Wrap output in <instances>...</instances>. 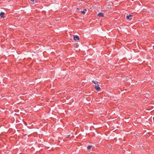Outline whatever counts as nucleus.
Masks as SVG:
<instances>
[{
  "label": "nucleus",
  "mask_w": 154,
  "mask_h": 154,
  "mask_svg": "<svg viewBox=\"0 0 154 154\" xmlns=\"http://www.w3.org/2000/svg\"><path fill=\"white\" fill-rule=\"evenodd\" d=\"M84 11H86V9H84Z\"/></svg>",
  "instance_id": "nucleus-10"
},
{
  "label": "nucleus",
  "mask_w": 154,
  "mask_h": 154,
  "mask_svg": "<svg viewBox=\"0 0 154 154\" xmlns=\"http://www.w3.org/2000/svg\"><path fill=\"white\" fill-rule=\"evenodd\" d=\"M5 14V13L3 12H2L0 13V16L1 18H4V15Z\"/></svg>",
  "instance_id": "nucleus-5"
},
{
  "label": "nucleus",
  "mask_w": 154,
  "mask_h": 154,
  "mask_svg": "<svg viewBox=\"0 0 154 154\" xmlns=\"http://www.w3.org/2000/svg\"><path fill=\"white\" fill-rule=\"evenodd\" d=\"M74 40L75 41L79 40V36L77 35H75L73 36Z\"/></svg>",
  "instance_id": "nucleus-3"
},
{
  "label": "nucleus",
  "mask_w": 154,
  "mask_h": 154,
  "mask_svg": "<svg viewBox=\"0 0 154 154\" xmlns=\"http://www.w3.org/2000/svg\"><path fill=\"white\" fill-rule=\"evenodd\" d=\"M92 146H88V147H87V149L88 150H89V149H91V148L92 147Z\"/></svg>",
  "instance_id": "nucleus-6"
},
{
  "label": "nucleus",
  "mask_w": 154,
  "mask_h": 154,
  "mask_svg": "<svg viewBox=\"0 0 154 154\" xmlns=\"http://www.w3.org/2000/svg\"><path fill=\"white\" fill-rule=\"evenodd\" d=\"M30 0L32 2H33L34 1V0Z\"/></svg>",
  "instance_id": "nucleus-9"
},
{
  "label": "nucleus",
  "mask_w": 154,
  "mask_h": 154,
  "mask_svg": "<svg viewBox=\"0 0 154 154\" xmlns=\"http://www.w3.org/2000/svg\"><path fill=\"white\" fill-rule=\"evenodd\" d=\"M92 82L93 83L96 84L95 86V89L98 91H100V90L101 88L100 87H99V85L98 84V82H95L94 81H93Z\"/></svg>",
  "instance_id": "nucleus-1"
},
{
  "label": "nucleus",
  "mask_w": 154,
  "mask_h": 154,
  "mask_svg": "<svg viewBox=\"0 0 154 154\" xmlns=\"http://www.w3.org/2000/svg\"><path fill=\"white\" fill-rule=\"evenodd\" d=\"M66 137H69L70 136V135H67L66 136Z\"/></svg>",
  "instance_id": "nucleus-8"
},
{
  "label": "nucleus",
  "mask_w": 154,
  "mask_h": 154,
  "mask_svg": "<svg viewBox=\"0 0 154 154\" xmlns=\"http://www.w3.org/2000/svg\"><path fill=\"white\" fill-rule=\"evenodd\" d=\"M98 16L100 17H103L104 16V14L103 13L100 12L98 14Z\"/></svg>",
  "instance_id": "nucleus-4"
},
{
  "label": "nucleus",
  "mask_w": 154,
  "mask_h": 154,
  "mask_svg": "<svg viewBox=\"0 0 154 154\" xmlns=\"http://www.w3.org/2000/svg\"><path fill=\"white\" fill-rule=\"evenodd\" d=\"M81 12L83 14H85V12L84 11H81Z\"/></svg>",
  "instance_id": "nucleus-7"
},
{
  "label": "nucleus",
  "mask_w": 154,
  "mask_h": 154,
  "mask_svg": "<svg viewBox=\"0 0 154 154\" xmlns=\"http://www.w3.org/2000/svg\"><path fill=\"white\" fill-rule=\"evenodd\" d=\"M133 16L131 14H130L128 15H127L126 16V19L129 20H131L132 19Z\"/></svg>",
  "instance_id": "nucleus-2"
}]
</instances>
